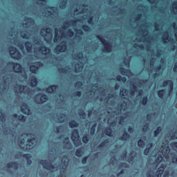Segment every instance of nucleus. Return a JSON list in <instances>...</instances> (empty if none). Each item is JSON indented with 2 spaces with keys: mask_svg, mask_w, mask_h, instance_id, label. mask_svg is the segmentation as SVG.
I'll list each match as a JSON object with an SVG mask.
<instances>
[{
  "mask_svg": "<svg viewBox=\"0 0 177 177\" xmlns=\"http://www.w3.org/2000/svg\"><path fill=\"white\" fill-rule=\"evenodd\" d=\"M0 121L6 122V116L4 113H1L0 115Z\"/></svg>",
  "mask_w": 177,
  "mask_h": 177,
  "instance_id": "79ce46f5",
  "label": "nucleus"
},
{
  "mask_svg": "<svg viewBox=\"0 0 177 177\" xmlns=\"http://www.w3.org/2000/svg\"><path fill=\"white\" fill-rule=\"evenodd\" d=\"M21 38L23 39H28L27 37V33H21Z\"/></svg>",
  "mask_w": 177,
  "mask_h": 177,
  "instance_id": "052dcab7",
  "label": "nucleus"
},
{
  "mask_svg": "<svg viewBox=\"0 0 177 177\" xmlns=\"http://www.w3.org/2000/svg\"><path fill=\"white\" fill-rule=\"evenodd\" d=\"M142 104L143 106H147L148 102V97L147 95H145L142 99L141 100Z\"/></svg>",
  "mask_w": 177,
  "mask_h": 177,
  "instance_id": "72a5a7b5",
  "label": "nucleus"
},
{
  "mask_svg": "<svg viewBox=\"0 0 177 177\" xmlns=\"http://www.w3.org/2000/svg\"><path fill=\"white\" fill-rule=\"evenodd\" d=\"M171 151L169 147H166V149H163L162 150V156L163 157H167L168 154Z\"/></svg>",
  "mask_w": 177,
  "mask_h": 177,
  "instance_id": "a878e982",
  "label": "nucleus"
},
{
  "mask_svg": "<svg viewBox=\"0 0 177 177\" xmlns=\"http://www.w3.org/2000/svg\"><path fill=\"white\" fill-rule=\"evenodd\" d=\"M169 171H165V174L163 175V177H169Z\"/></svg>",
  "mask_w": 177,
  "mask_h": 177,
  "instance_id": "e2e57ef3",
  "label": "nucleus"
},
{
  "mask_svg": "<svg viewBox=\"0 0 177 177\" xmlns=\"http://www.w3.org/2000/svg\"><path fill=\"white\" fill-rule=\"evenodd\" d=\"M170 157L172 163L177 164V153L176 152H171Z\"/></svg>",
  "mask_w": 177,
  "mask_h": 177,
  "instance_id": "a211bd4d",
  "label": "nucleus"
},
{
  "mask_svg": "<svg viewBox=\"0 0 177 177\" xmlns=\"http://www.w3.org/2000/svg\"><path fill=\"white\" fill-rule=\"evenodd\" d=\"M67 50V46H66V44H58V46H57L55 48V51L57 53H63L64 52H66Z\"/></svg>",
  "mask_w": 177,
  "mask_h": 177,
  "instance_id": "423d86ee",
  "label": "nucleus"
},
{
  "mask_svg": "<svg viewBox=\"0 0 177 177\" xmlns=\"http://www.w3.org/2000/svg\"><path fill=\"white\" fill-rule=\"evenodd\" d=\"M58 88V86L57 84H52L51 86H49V87L46 88V91L48 93H54Z\"/></svg>",
  "mask_w": 177,
  "mask_h": 177,
  "instance_id": "ddd939ff",
  "label": "nucleus"
},
{
  "mask_svg": "<svg viewBox=\"0 0 177 177\" xmlns=\"http://www.w3.org/2000/svg\"><path fill=\"white\" fill-rule=\"evenodd\" d=\"M88 156H84V158H82V162L83 164H86V162L88 161Z\"/></svg>",
  "mask_w": 177,
  "mask_h": 177,
  "instance_id": "8fccbe9b",
  "label": "nucleus"
},
{
  "mask_svg": "<svg viewBox=\"0 0 177 177\" xmlns=\"http://www.w3.org/2000/svg\"><path fill=\"white\" fill-rule=\"evenodd\" d=\"M62 126H57L56 128V133H60Z\"/></svg>",
  "mask_w": 177,
  "mask_h": 177,
  "instance_id": "13d9d810",
  "label": "nucleus"
},
{
  "mask_svg": "<svg viewBox=\"0 0 177 177\" xmlns=\"http://www.w3.org/2000/svg\"><path fill=\"white\" fill-rule=\"evenodd\" d=\"M136 90H138L137 86L136 84H133L130 90V95H135Z\"/></svg>",
  "mask_w": 177,
  "mask_h": 177,
  "instance_id": "7c9ffc66",
  "label": "nucleus"
},
{
  "mask_svg": "<svg viewBox=\"0 0 177 177\" xmlns=\"http://www.w3.org/2000/svg\"><path fill=\"white\" fill-rule=\"evenodd\" d=\"M39 164H41L44 169H49V171H54V169H55V167L53 165V164L48 162L47 160H41L39 162Z\"/></svg>",
  "mask_w": 177,
  "mask_h": 177,
  "instance_id": "7ed1b4c3",
  "label": "nucleus"
},
{
  "mask_svg": "<svg viewBox=\"0 0 177 177\" xmlns=\"http://www.w3.org/2000/svg\"><path fill=\"white\" fill-rule=\"evenodd\" d=\"M71 138L72 139V141L73 142V144L75 145V146L76 147L79 146L80 142H77V141L80 139V133L78 131V129L73 130Z\"/></svg>",
  "mask_w": 177,
  "mask_h": 177,
  "instance_id": "f03ea898",
  "label": "nucleus"
},
{
  "mask_svg": "<svg viewBox=\"0 0 177 177\" xmlns=\"http://www.w3.org/2000/svg\"><path fill=\"white\" fill-rule=\"evenodd\" d=\"M9 52L11 57H13V55H15L17 52V55L15 57H13V59H19L20 57H21L20 52L17 50V48H16V46H10Z\"/></svg>",
  "mask_w": 177,
  "mask_h": 177,
  "instance_id": "20e7f679",
  "label": "nucleus"
},
{
  "mask_svg": "<svg viewBox=\"0 0 177 177\" xmlns=\"http://www.w3.org/2000/svg\"><path fill=\"white\" fill-rule=\"evenodd\" d=\"M59 36L58 35V29H55V37H54V42H57L58 41Z\"/></svg>",
  "mask_w": 177,
  "mask_h": 177,
  "instance_id": "ea45409f",
  "label": "nucleus"
},
{
  "mask_svg": "<svg viewBox=\"0 0 177 177\" xmlns=\"http://www.w3.org/2000/svg\"><path fill=\"white\" fill-rule=\"evenodd\" d=\"M158 96L160 97V99H164V95H165V89H160L157 91Z\"/></svg>",
  "mask_w": 177,
  "mask_h": 177,
  "instance_id": "b1692460",
  "label": "nucleus"
},
{
  "mask_svg": "<svg viewBox=\"0 0 177 177\" xmlns=\"http://www.w3.org/2000/svg\"><path fill=\"white\" fill-rule=\"evenodd\" d=\"M25 21H29V23H31L32 21H33V19L31 17H28L26 18V19H25Z\"/></svg>",
  "mask_w": 177,
  "mask_h": 177,
  "instance_id": "774afa93",
  "label": "nucleus"
},
{
  "mask_svg": "<svg viewBox=\"0 0 177 177\" xmlns=\"http://www.w3.org/2000/svg\"><path fill=\"white\" fill-rule=\"evenodd\" d=\"M21 157H23L24 159L26 160L27 164L28 165H30L32 163V161L31 160L32 156L30 153H24L22 154Z\"/></svg>",
  "mask_w": 177,
  "mask_h": 177,
  "instance_id": "4468645a",
  "label": "nucleus"
},
{
  "mask_svg": "<svg viewBox=\"0 0 177 177\" xmlns=\"http://www.w3.org/2000/svg\"><path fill=\"white\" fill-rule=\"evenodd\" d=\"M167 86H169V95H171L174 90V82L172 80H165L163 82V86L166 87Z\"/></svg>",
  "mask_w": 177,
  "mask_h": 177,
  "instance_id": "6e6552de",
  "label": "nucleus"
},
{
  "mask_svg": "<svg viewBox=\"0 0 177 177\" xmlns=\"http://www.w3.org/2000/svg\"><path fill=\"white\" fill-rule=\"evenodd\" d=\"M82 141L84 144H88L89 141V134L87 133L86 136H84L82 138Z\"/></svg>",
  "mask_w": 177,
  "mask_h": 177,
  "instance_id": "c9c22d12",
  "label": "nucleus"
},
{
  "mask_svg": "<svg viewBox=\"0 0 177 177\" xmlns=\"http://www.w3.org/2000/svg\"><path fill=\"white\" fill-rule=\"evenodd\" d=\"M171 147H174V148L177 149V142H172L171 144Z\"/></svg>",
  "mask_w": 177,
  "mask_h": 177,
  "instance_id": "338daca9",
  "label": "nucleus"
},
{
  "mask_svg": "<svg viewBox=\"0 0 177 177\" xmlns=\"http://www.w3.org/2000/svg\"><path fill=\"white\" fill-rule=\"evenodd\" d=\"M10 64L12 66V68L15 73H21L23 67L19 63H15V62H10Z\"/></svg>",
  "mask_w": 177,
  "mask_h": 177,
  "instance_id": "39448f33",
  "label": "nucleus"
},
{
  "mask_svg": "<svg viewBox=\"0 0 177 177\" xmlns=\"http://www.w3.org/2000/svg\"><path fill=\"white\" fill-rule=\"evenodd\" d=\"M161 65H158V66L155 67V70L156 71V72H159V71L161 70Z\"/></svg>",
  "mask_w": 177,
  "mask_h": 177,
  "instance_id": "bf43d9fd",
  "label": "nucleus"
},
{
  "mask_svg": "<svg viewBox=\"0 0 177 177\" xmlns=\"http://www.w3.org/2000/svg\"><path fill=\"white\" fill-rule=\"evenodd\" d=\"M78 115L80 116L81 118H85V116H86V114L84 112V109H79Z\"/></svg>",
  "mask_w": 177,
  "mask_h": 177,
  "instance_id": "2f4dec72",
  "label": "nucleus"
},
{
  "mask_svg": "<svg viewBox=\"0 0 177 177\" xmlns=\"http://www.w3.org/2000/svg\"><path fill=\"white\" fill-rule=\"evenodd\" d=\"M76 23H77V20H70L69 21H64L63 28L66 29L68 28L70 24H71L72 25H74V24H76Z\"/></svg>",
  "mask_w": 177,
  "mask_h": 177,
  "instance_id": "6ab92c4d",
  "label": "nucleus"
},
{
  "mask_svg": "<svg viewBox=\"0 0 177 177\" xmlns=\"http://www.w3.org/2000/svg\"><path fill=\"white\" fill-rule=\"evenodd\" d=\"M17 87L18 88L19 93H24L26 86H24L23 84H17Z\"/></svg>",
  "mask_w": 177,
  "mask_h": 177,
  "instance_id": "bb28decb",
  "label": "nucleus"
},
{
  "mask_svg": "<svg viewBox=\"0 0 177 177\" xmlns=\"http://www.w3.org/2000/svg\"><path fill=\"white\" fill-rule=\"evenodd\" d=\"M96 37L101 41L102 44L104 45V51L107 53L112 52V45L111 43L106 40L104 38H102V36L97 35Z\"/></svg>",
  "mask_w": 177,
  "mask_h": 177,
  "instance_id": "f257e3e1",
  "label": "nucleus"
},
{
  "mask_svg": "<svg viewBox=\"0 0 177 177\" xmlns=\"http://www.w3.org/2000/svg\"><path fill=\"white\" fill-rule=\"evenodd\" d=\"M88 23L90 24H93V16H90V17L88 19Z\"/></svg>",
  "mask_w": 177,
  "mask_h": 177,
  "instance_id": "09e8293b",
  "label": "nucleus"
},
{
  "mask_svg": "<svg viewBox=\"0 0 177 177\" xmlns=\"http://www.w3.org/2000/svg\"><path fill=\"white\" fill-rule=\"evenodd\" d=\"M6 167L8 169L13 167V169H17L19 167V164L18 162H9V163H7Z\"/></svg>",
  "mask_w": 177,
  "mask_h": 177,
  "instance_id": "2eb2a0df",
  "label": "nucleus"
},
{
  "mask_svg": "<svg viewBox=\"0 0 177 177\" xmlns=\"http://www.w3.org/2000/svg\"><path fill=\"white\" fill-rule=\"evenodd\" d=\"M83 153H84V151L82 150V148L77 149L75 151V154L77 157H82Z\"/></svg>",
  "mask_w": 177,
  "mask_h": 177,
  "instance_id": "cd10ccee",
  "label": "nucleus"
},
{
  "mask_svg": "<svg viewBox=\"0 0 177 177\" xmlns=\"http://www.w3.org/2000/svg\"><path fill=\"white\" fill-rule=\"evenodd\" d=\"M38 80L35 76H33L32 78L30 80V85L32 87H35L37 85Z\"/></svg>",
  "mask_w": 177,
  "mask_h": 177,
  "instance_id": "5701e85b",
  "label": "nucleus"
},
{
  "mask_svg": "<svg viewBox=\"0 0 177 177\" xmlns=\"http://www.w3.org/2000/svg\"><path fill=\"white\" fill-rule=\"evenodd\" d=\"M127 92H128L127 89L120 90V95H122V96H124V95H127Z\"/></svg>",
  "mask_w": 177,
  "mask_h": 177,
  "instance_id": "a18cd8bd",
  "label": "nucleus"
},
{
  "mask_svg": "<svg viewBox=\"0 0 177 177\" xmlns=\"http://www.w3.org/2000/svg\"><path fill=\"white\" fill-rule=\"evenodd\" d=\"M106 144H109V139H106L104 141H102V142L97 145V148H104V147H105Z\"/></svg>",
  "mask_w": 177,
  "mask_h": 177,
  "instance_id": "c756f323",
  "label": "nucleus"
},
{
  "mask_svg": "<svg viewBox=\"0 0 177 177\" xmlns=\"http://www.w3.org/2000/svg\"><path fill=\"white\" fill-rule=\"evenodd\" d=\"M24 45H25V48L26 49V51L28 53H30L32 52V43L30 42V41H26L24 43Z\"/></svg>",
  "mask_w": 177,
  "mask_h": 177,
  "instance_id": "f8f14e48",
  "label": "nucleus"
},
{
  "mask_svg": "<svg viewBox=\"0 0 177 177\" xmlns=\"http://www.w3.org/2000/svg\"><path fill=\"white\" fill-rule=\"evenodd\" d=\"M26 146L28 147L29 150L34 149L35 147V138H30L27 140Z\"/></svg>",
  "mask_w": 177,
  "mask_h": 177,
  "instance_id": "9d476101",
  "label": "nucleus"
},
{
  "mask_svg": "<svg viewBox=\"0 0 177 177\" xmlns=\"http://www.w3.org/2000/svg\"><path fill=\"white\" fill-rule=\"evenodd\" d=\"M163 171L164 167H158V169H157V173H159L160 177L162 176Z\"/></svg>",
  "mask_w": 177,
  "mask_h": 177,
  "instance_id": "37998d69",
  "label": "nucleus"
},
{
  "mask_svg": "<svg viewBox=\"0 0 177 177\" xmlns=\"http://www.w3.org/2000/svg\"><path fill=\"white\" fill-rule=\"evenodd\" d=\"M82 28L83 30L86 31V32H89V31H91V27L88 25H82Z\"/></svg>",
  "mask_w": 177,
  "mask_h": 177,
  "instance_id": "4c0bfd02",
  "label": "nucleus"
},
{
  "mask_svg": "<svg viewBox=\"0 0 177 177\" xmlns=\"http://www.w3.org/2000/svg\"><path fill=\"white\" fill-rule=\"evenodd\" d=\"M138 146L140 147V148H142V147L145 146V141L142 140V139H140L138 141Z\"/></svg>",
  "mask_w": 177,
  "mask_h": 177,
  "instance_id": "a19ab883",
  "label": "nucleus"
},
{
  "mask_svg": "<svg viewBox=\"0 0 177 177\" xmlns=\"http://www.w3.org/2000/svg\"><path fill=\"white\" fill-rule=\"evenodd\" d=\"M82 86H83V82H75V87H77V88H81L82 87Z\"/></svg>",
  "mask_w": 177,
  "mask_h": 177,
  "instance_id": "c03bdc74",
  "label": "nucleus"
},
{
  "mask_svg": "<svg viewBox=\"0 0 177 177\" xmlns=\"http://www.w3.org/2000/svg\"><path fill=\"white\" fill-rule=\"evenodd\" d=\"M43 64L41 62H37L36 65H31L30 66V71L32 74H36L39 68V66H42Z\"/></svg>",
  "mask_w": 177,
  "mask_h": 177,
  "instance_id": "0eeeda50",
  "label": "nucleus"
},
{
  "mask_svg": "<svg viewBox=\"0 0 177 177\" xmlns=\"http://www.w3.org/2000/svg\"><path fill=\"white\" fill-rule=\"evenodd\" d=\"M96 126H97L96 123L93 124V125L91 126V130H90L91 135H92V136L95 135V131H96Z\"/></svg>",
  "mask_w": 177,
  "mask_h": 177,
  "instance_id": "473e14b6",
  "label": "nucleus"
},
{
  "mask_svg": "<svg viewBox=\"0 0 177 177\" xmlns=\"http://www.w3.org/2000/svg\"><path fill=\"white\" fill-rule=\"evenodd\" d=\"M120 167H128V164L126 163L125 162H122V163H120Z\"/></svg>",
  "mask_w": 177,
  "mask_h": 177,
  "instance_id": "864d4df0",
  "label": "nucleus"
},
{
  "mask_svg": "<svg viewBox=\"0 0 177 177\" xmlns=\"http://www.w3.org/2000/svg\"><path fill=\"white\" fill-rule=\"evenodd\" d=\"M21 112L26 115H28L30 113V109L28 106V104H24L21 106Z\"/></svg>",
  "mask_w": 177,
  "mask_h": 177,
  "instance_id": "f3484780",
  "label": "nucleus"
},
{
  "mask_svg": "<svg viewBox=\"0 0 177 177\" xmlns=\"http://www.w3.org/2000/svg\"><path fill=\"white\" fill-rule=\"evenodd\" d=\"M64 144L68 145L70 144L69 138L68 137H66L64 140Z\"/></svg>",
  "mask_w": 177,
  "mask_h": 177,
  "instance_id": "603ef678",
  "label": "nucleus"
},
{
  "mask_svg": "<svg viewBox=\"0 0 177 177\" xmlns=\"http://www.w3.org/2000/svg\"><path fill=\"white\" fill-rule=\"evenodd\" d=\"M173 10H177V1L173 2Z\"/></svg>",
  "mask_w": 177,
  "mask_h": 177,
  "instance_id": "3c124183",
  "label": "nucleus"
},
{
  "mask_svg": "<svg viewBox=\"0 0 177 177\" xmlns=\"http://www.w3.org/2000/svg\"><path fill=\"white\" fill-rule=\"evenodd\" d=\"M119 71L122 75H125L127 73L130 72L129 69L124 68V67H120Z\"/></svg>",
  "mask_w": 177,
  "mask_h": 177,
  "instance_id": "e433bc0d",
  "label": "nucleus"
},
{
  "mask_svg": "<svg viewBox=\"0 0 177 177\" xmlns=\"http://www.w3.org/2000/svg\"><path fill=\"white\" fill-rule=\"evenodd\" d=\"M135 131L134 128L132 127L131 126H129V128H128V131L129 133H133V131Z\"/></svg>",
  "mask_w": 177,
  "mask_h": 177,
  "instance_id": "5fc2aeb1",
  "label": "nucleus"
},
{
  "mask_svg": "<svg viewBox=\"0 0 177 177\" xmlns=\"http://www.w3.org/2000/svg\"><path fill=\"white\" fill-rule=\"evenodd\" d=\"M117 80H118V82H127V77H122V76H120V75H118Z\"/></svg>",
  "mask_w": 177,
  "mask_h": 177,
  "instance_id": "f704fd0d",
  "label": "nucleus"
},
{
  "mask_svg": "<svg viewBox=\"0 0 177 177\" xmlns=\"http://www.w3.org/2000/svg\"><path fill=\"white\" fill-rule=\"evenodd\" d=\"M66 4H67V1H66V0L62 1L61 8H65V6H66Z\"/></svg>",
  "mask_w": 177,
  "mask_h": 177,
  "instance_id": "6e6d98bb",
  "label": "nucleus"
},
{
  "mask_svg": "<svg viewBox=\"0 0 177 177\" xmlns=\"http://www.w3.org/2000/svg\"><path fill=\"white\" fill-rule=\"evenodd\" d=\"M162 131V127L161 126H158L156 130L153 131V135L155 137L159 136L160 133Z\"/></svg>",
  "mask_w": 177,
  "mask_h": 177,
  "instance_id": "412c9836",
  "label": "nucleus"
},
{
  "mask_svg": "<svg viewBox=\"0 0 177 177\" xmlns=\"http://www.w3.org/2000/svg\"><path fill=\"white\" fill-rule=\"evenodd\" d=\"M130 138V135L127 131H124V134L122 136V138H120L123 141H127Z\"/></svg>",
  "mask_w": 177,
  "mask_h": 177,
  "instance_id": "393cba45",
  "label": "nucleus"
},
{
  "mask_svg": "<svg viewBox=\"0 0 177 177\" xmlns=\"http://www.w3.org/2000/svg\"><path fill=\"white\" fill-rule=\"evenodd\" d=\"M12 118H17L19 121L25 122L26 121V116H24V115H17L16 113L12 115Z\"/></svg>",
  "mask_w": 177,
  "mask_h": 177,
  "instance_id": "9b49d317",
  "label": "nucleus"
},
{
  "mask_svg": "<svg viewBox=\"0 0 177 177\" xmlns=\"http://www.w3.org/2000/svg\"><path fill=\"white\" fill-rule=\"evenodd\" d=\"M59 71L62 72V73H66L67 72V69L66 68H59Z\"/></svg>",
  "mask_w": 177,
  "mask_h": 177,
  "instance_id": "0e129e2a",
  "label": "nucleus"
},
{
  "mask_svg": "<svg viewBox=\"0 0 177 177\" xmlns=\"http://www.w3.org/2000/svg\"><path fill=\"white\" fill-rule=\"evenodd\" d=\"M124 64H125L126 66H128L130 64V62L128 61V59H125L124 61Z\"/></svg>",
  "mask_w": 177,
  "mask_h": 177,
  "instance_id": "69168bd1",
  "label": "nucleus"
},
{
  "mask_svg": "<svg viewBox=\"0 0 177 177\" xmlns=\"http://www.w3.org/2000/svg\"><path fill=\"white\" fill-rule=\"evenodd\" d=\"M75 95H77V97H81L82 91H76L75 92Z\"/></svg>",
  "mask_w": 177,
  "mask_h": 177,
  "instance_id": "680f3d73",
  "label": "nucleus"
},
{
  "mask_svg": "<svg viewBox=\"0 0 177 177\" xmlns=\"http://www.w3.org/2000/svg\"><path fill=\"white\" fill-rule=\"evenodd\" d=\"M75 33L73 32V30H71V29H69L68 31H67V35L69 36V37H73L74 36Z\"/></svg>",
  "mask_w": 177,
  "mask_h": 177,
  "instance_id": "49530a36",
  "label": "nucleus"
},
{
  "mask_svg": "<svg viewBox=\"0 0 177 177\" xmlns=\"http://www.w3.org/2000/svg\"><path fill=\"white\" fill-rule=\"evenodd\" d=\"M68 125L70 126L71 128H75V127H78L79 124L77 122H76V120H70V122H68Z\"/></svg>",
  "mask_w": 177,
  "mask_h": 177,
  "instance_id": "4be33fe9",
  "label": "nucleus"
},
{
  "mask_svg": "<svg viewBox=\"0 0 177 177\" xmlns=\"http://www.w3.org/2000/svg\"><path fill=\"white\" fill-rule=\"evenodd\" d=\"M39 95H41V97H39V103H46L48 100V97L47 94L44 93H39Z\"/></svg>",
  "mask_w": 177,
  "mask_h": 177,
  "instance_id": "dca6fc26",
  "label": "nucleus"
},
{
  "mask_svg": "<svg viewBox=\"0 0 177 177\" xmlns=\"http://www.w3.org/2000/svg\"><path fill=\"white\" fill-rule=\"evenodd\" d=\"M133 153H135L134 152L130 153L129 157V162H133V160L135 159L136 154L133 155Z\"/></svg>",
  "mask_w": 177,
  "mask_h": 177,
  "instance_id": "58836bf2",
  "label": "nucleus"
},
{
  "mask_svg": "<svg viewBox=\"0 0 177 177\" xmlns=\"http://www.w3.org/2000/svg\"><path fill=\"white\" fill-rule=\"evenodd\" d=\"M76 31V35H78L79 36H82L83 35V31L81 30V29H79L78 30L77 29H75Z\"/></svg>",
  "mask_w": 177,
  "mask_h": 177,
  "instance_id": "de8ad7c7",
  "label": "nucleus"
},
{
  "mask_svg": "<svg viewBox=\"0 0 177 177\" xmlns=\"http://www.w3.org/2000/svg\"><path fill=\"white\" fill-rule=\"evenodd\" d=\"M104 133H106V135H107V136H111V135L113 133L112 128H111V127L106 128L104 130Z\"/></svg>",
  "mask_w": 177,
  "mask_h": 177,
  "instance_id": "c85d7f7f",
  "label": "nucleus"
},
{
  "mask_svg": "<svg viewBox=\"0 0 177 177\" xmlns=\"http://www.w3.org/2000/svg\"><path fill=\"white\" fill-rule=\"evenodd\" d=\"M39 52H40L44 55H48L50 53V48L48 46H43L39 48Z\"/></svg>",
  "mask_w": 177,
  "mask_h": 177,
  "instance_id": "1a4fd4ad",
  "label": "nucleus"
},
{
  "mask_svg": "<svg viewBox=\"0 0 177 177\" xmlns=\"http://www.w3.org/2000/svg\"><path fill=\"white\" fill-rule=\"evenodd\" d=\"M152 147H153V143H148V145H147V147L145 149V151H144V154L145 156H148V154H149L150 149H151Z\"/></svg>",
  "mask_w": 177,
  "mask_h": 177,
  "instance_id": "aec40b11",
  "label": "nucleus"
},
{
  "mask_svg": "<svg viewBox=\"0 0 177 177\" xmlns=\"http://www.w3.org/2000/svg\"><path fill=\"white\" fill-rule=\"evenodd\" d=\"M135 46H138V47L140 48V49H141V50L145 49V46H144V44H135Z\"/></svg>",
  "mask_w": 177,
  "mask_h": 177,
  "instance_id": "4d7b16f0",
  "label": "nucleus"
}]
</instances>
